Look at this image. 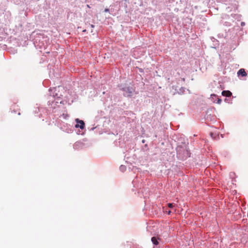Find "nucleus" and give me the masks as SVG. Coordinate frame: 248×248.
<instances>
[{"instance_id": "nucleus-1", "label": "nucleus", "mask_w": 248, "mask_h": 248, "mask_svg": "<svg viewBox=\"0 0 248 248\" xmlns=\"http://www.w3.org/2000/svg\"><path fill=\"white\" fill-rule=\"evenodd\" d=\"M75 121L77 123V124L75 125V127L80 128L81 129H83L84 128L85 123L83 121L77 118L75 120Z\"/></svg>"}, {"instance_id": "nucleus-2", "label": "nucleus", "mask_w": 248, "mask_h": 248, "mask_svg": "<svg viewBox=\"0 0 248 248\" xmlns=\"http://www.w3.org/2000/svg\"><path fill=\"white\" fill-rule=\"evenodd\" d=\"M11 109L12 112L14 113H17L18 115H20V109L17 105L15 104L11 106Z\"/></svg>"}, {"instance_id": "nucleus-3", "label": "nucleus", "mask_w": 248, "mask_h": 248, "mask_svg": "<svg viewBox=\"0 0 248 248\" xmlns=\"http://www.w3.org/2000/svg\"><path fill=\"white\" fill-rule=\"evenodd\" d=\"M237 75L238 76H241L242 77H246L247 74L245 70L243 68L240 69L237 72Z\"/></svg>"}, {"instance_id": "nucleus-4", "label": "nucleus", "mask_w": 248, "mask_h": 248, "mask_svg": "<svg viewBox=\"0 0 248 248\" xmlns=\"http://www.w3.org/2000/svg\"><path fill=\"white\" fill-rule=\"evenodd\" d=\"M232 93L229 91H223L222 92V95L223 96L230 97L232 95Z\"/></svg>"}, {"instance_id": "nucleus-5", "label": "nucleus", "mask_w": 248, "mask_h": 248, "mask_svg": "<svg viewBox=\"0 0 248 248\" xmlns=\"http://www.w3.org/2000/svg\"><path fill=\"white\" fill-rule=\"evenodd\" d=\"M151 240H152V242H153V243L155 245H158V242L157 240V239L156 238V237H153L151 239Z\"/></svg>"}, {"instance_id": "nucleus-6", "label": "nucleus", "mask_w": 248, "mask_h": 248, "mask_svg": "<svg viewBox=\"0 0 248 248\" xmlns=\"http://www.w3.org/2000/svg\"><path fill=\"white\" fill-rule=\"evenodd\" d=\"M120 170L122 171H124L126 170V167L124 165H121L120 167Z\"/></svg>"}, {"instance_id": "nucleus-7", "label": "nucleus", "mask_w": 248, "mask_h": 248, "mask_svg": "<svg viewBox=\"0 0 248 248\" xmlns=\"http://www.w3.org/2000/svg\"><path fill=\"white\" fill-rule=\"evenodd\" d=\"M184 154L186 155V157H189L190 156V153L187 150H186L185 151Z\"/></svg>"}, {"instance_id": "nucleus-8", "label": "nucleus", "mask_w": 248, "mask_h": 248, "mask_svg": "<svg viewBox=\"0 0 248 248\" xmlns=\"http://www.w3.org/2000/svg\"><path fill=\"white\" fill-rule=\"evenodd\" d=\"M168 206L170 208H172L173 207H174V205L172 203H169L168 204Z\"/></svg>"}, {"instance_id": "nucleus-9", "label": "nucleus", "mask_w": 248, "mask_h": 248, "mask_svg": "<svg viewBox=\"0 0 248 248\" xmlns=\"http://www.w3.org/2000/svg\"><path fill=\"white\" fill-rule=\"evenodd\" d=\"M177 152L178 153L180 154H181V152H182V148L181 147H179L178 148H177Z\"/></svg>"}, {"instance_id": "nucleus-10", "label": "nucleus", "mask_w": 248, "mask_h": 248, "mask_svg": "<svg viewBox=\"0 0 248 248\" xmlns=\"http://www.w3.org/2000/svg\"><path fill=\"white\" fill-rule=\"evenodd\" d=\"M221 101H222L221 99L218 98V100H217V103L218 104H220Z\"/></svg>"}, {"instance_id": "nucleus-11", "label": "nucleus", "mask_w": 248, "mask_h": 248, "mask_svg": "<svg viewBox=\"0 0 248 248\" xmlns=\"http://www.w3.org/2000/svg\"><path fill=\"white\" fill-rule=\"evenodd\" d=\"M109 9H108V8H106V9H105V10H104V12H109Z\"/></svg>"}, {"instance_id": "nucleus-12", "label": "nucleus", "mask_w": 248, "mask_h": 248, "mask_svg": "<svg viewBox=\"0 0 248 248\" xmlns=\"http://www.w3.org/2000/svg\"><path fill=\"white\" fill-rule=\"evenodd\" d=\"M91 26L92 27V28H94V25H91Z\"/></svg>"}, {"instance_id": "nucleus-13", "label": "nucleus", "mask_w": 248, "mask_h": 248, "mask_svg": "<svg viewBox=\"0 0 248 248\" xmlns=\"http://www.w3.org/2000/svg\"><path fill=\"white\" fill-rule=\"evenodd\" d=\"M87 6L88 8H90V6L89 5H87Z\"/></svg>"}, {"instance_id": "nucleus-14", "label": "nucleus", "mask_w": 248, "mask_h": 248, "mask_svg": "<svg viewBox=\"0 0 248 248\" xmlns=\"http://www.w3.org/2000/svg\"><path fill=\"white\" fill-rule=\"evenodd\" d=\"M170 213H171V211H168V214H170Z\"/></svg>"}]
</instances>
